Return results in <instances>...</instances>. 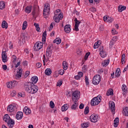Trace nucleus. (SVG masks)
<instances>
[{"label": "nucleus", "instance_id": "nucleus-1", "mask_svg": "<svg viewBox=\"0 0 128 128\" xmlns=\"http://www.w3.org/2000/svg\"><path fill=\"white\" fill-rule=\"evenodd\" d=\"M24 90L29 94H34L38 92V86L30 82H26L24 84Z\"/></svg>", "mask_w": 128, "mask_h": 128}, {"label": "nucleus", "instance_id": "nucleus-2", "mask_svg": "<svg viewBox=\"0 0 128 128\" xmlns=\"http://www.w3.org/2000/svg\"><path fill=\"white\" fill-rule=\"evenodd\" d=\"M4 120L6 122H7V124L9 128H13L14 125V121L12 119L10 118V115L6 114L4 116Z\"/></svg>", "mask_w": 128, "mask_h": 128}, {"label": "nucleus", "instance_id": "nucleus-3", "mask_svg": "<svg viewBox=\"0 0 128 128\" xmlns=\"http://www.w3.org/2000/svg\"><path fill=\"white\" fill-rule=\"evenodd\" d=\"M50 12V4H47L45 5L43 12L44 16L45 18H48Z\"/></svg>", "mask_w": 128, "mask_h": 128}, {"label": "nucleus", "instance_id": "nucleus-4", "mask_svg": "<svg viewBox=\"0 0 128 128\" xmlns=\"http://www.w3.org/2000/svg\"><path fill=\"white\" fill-rule=\"evenodd\" d=\"M80 92L78 91H74L72 93V101H77L78 102V100H80Z\"/></svg>", "mask_w": 128, "mask_h": 128}, {"label": "nucleus", "instance_id": "nucleus-5", "mask_svg": "<svg viewBox=\"0 0 128 128\" xmlns=\"http://www.w3.org/2000/svg\"><path fill=\"white\" fill-rule=\"evenodd\" d=\"M100 80H102L100 75H98V74L95 75L92 79L93 84H95V85L98 84L100 82Z\"/></svg>", "mask_w": 128, "mask_h": 128}, {"label": "nucleus", "instance_id": "nucleus-6", "mask_svg": "<svg viewBox=\"0 0 128 128\" xmlns=\"http://www.w3.org/2000/svg\"><path fill=\"white\" fill-rule=\"evenodd\" d=\"M52 48H54V45L52 44H50L46 50V56H52Z\"/></svg>", "mask_w": 128, "mask_h": 128}, {"label": "nucleus", "instance_id": "nucleus-7", "mask_svg": "<svg viewBox=\"0 0 128 128\" xmlns=\"http://www.w3.org/2000/svg\"><path fill=\"white\" fill-rule=\"evenodd\" d=\"M42 42H36L34 46V50H36V52H38V50H40V48H42Z\"/></svg>", "mask_w": 128, "mask_h": 128}, {"label": "nucleus", "instance_id": "nucleus-8", "mask_svg": "<svg viewBox=\"0 0 128 128\" xmlns=\"http://www.w3.org/2000/svg\"><path fill=\"white\" fill-rule=\"evenodd\" d=\"M90 120L92 122H98V116L96 114H92L90 117Z\"/></svg>", "mask_w": 128, "mask_h": 128}, {"label": "nucleus", "instance_id": "nucleus-9", "mask_svg": "<svg viewBox=\"0 0 128 128\" xmlns=\"http://www.w3.org/2000/svg\"><path fill=\"white\" fill-rule=\"evenodd\" d=\"M74 22H75V26L74 28V30L78 32V30H80L78 29V26H80V24L82 22L80 20H78L77 18H75Z\"/></svg>", "mask_w": 128, "mask_h": 128}, {"label": "nucleus", "instance_id": "nucleus-10", "mask_svg": "<svg viewBox=\"0 0 128 128\" xmlns=\"http://www.w3.org/2000/svg\"><path fill=\"white\" fill-rule=\"evenodd\" d=\"M6 52V51H2V59L3 62H8V56Z\"/></svg>", "mask_w": 128, "mask_h": 128}, {"label": "nucleus", "instance_id": "nucleus-11", "mask_svg": "<svg viewBox=\"0 0 128 128\" xmlns=\"http://www.w3.org/2000/svg\"><path fill=\"white\" fill-rule=\"evenodd\" d=\"M16 110V106L10 104L8 106L7 110L10 112H14V110Z\"/></svg>", "mask_w": 128, "mask_h": 128}, {"label": "nucleus", "instance_id": "nucleus-12", "mask_svg": "<svg viewBox=\"0 0 128 128\" xmlns=\"http://www.w3.org/2000/svg\"><path fill=\"white\" fill-rule=\"evenodd\" d=\"M109 107L112 112H116V104L114 102H109Z\"/></svg>", "mask_w": 128, "mask_h": 128}, {"label": "nucleus", "instance_id": "nucleus-13", "mask_svg": "<svg viewBox=\"0 0 128 128\" xmlns=\"http://www.w3.org/2000/svg\"><path fill=\"white\" fill-rule=\"evenodd\" d=\"M16 81H12L10 82H8L7 84V86L8 88H14L16 86Z\"/></svg>", "mask_w": 128, "mask_h": 128}, {"label": "nucleus", "instance_id": "nucleus-14", "mask_svg": "<svg viewBox=\"0 0 128 128\" xmlns=\"http://www.w3.org/2000/svg\"><path fill=\"white\" fill-rule=\"evenodd\" d=\"M100 104V101H98V98H93L90 102L91 106H98Z\"/></svg>", "mask_w": 128, "mask_h": 128}, {"label": "nucleus", "instance_id": "nucleus-15", "mask_svg": "<svg viewBox=\"0 0 128 128\" xmlns=\"http://www.w3.org/2000/svg\"><path fill=\"white\" fill-rule=\"evenodd\" d=\"M70 24H66L64 26V30L65 32H66V34H70Z\"/></svg>", "mask_w": 128, "mask_h": 128}, {"label": "nucleus", "instance_id": "nucleus-16", "mask_svg": "<svg viewBox=\"0 0 128 128\" xmlns=\"http://www.w3.org/2000/svg\"><path fill=\"white\" fill-rule=\"evenodd\" d=\"M24 116V113L22 112H18L16 114V120H22Z\"/></svg>", "mask_w": 128, "mask_h": 128}, {"label": "nucleus", "instance_id": "nucleus-17", "mask_svg": "<svg viewBox=\"0 0 128 128\" xmlns=\"http://www.w3.org/2000/svg\"><path fill=\"white\" fill-rule=\"evenodd\" d=\"M72 102L74 104L72 106L71 108L72 110H76V108H78V101L74 100Z\"/></svg>", "mask_w": 128, "mask_h": 128}, {"label": "nucleus", "instance_id": "nucleus-18", "mask_svg": "<svg viewBox=\"0 0 128 128\" xmlns=\"http://www.w3.org/2000/svg\"><path fill=\"white\" fill-rule=\"evenodd\" d=\"M64 18V15H61V16H54V22H60V20H62Z\"/></svg>", "mask_w": 128, "mask_h": 128}, {"label": "nucleus", "instance_id": "nucleus-19", "mask_svg": "<svg viewBox=\"0 0 128 128\" xmlns=\"http://www.w3.org/2000/svg\"><path fill=\"white\" fill-rule=\"evenodd\" d=\"M23 112L27 116L30 114L32 112V111L30 110V108H28V106L24 107V108L23 110Z\"/></svg>", "mask_w": 128, "mask_h": 128}, {"label": "nucleus", "instance_id": "nucleus-20", "mask_svg": "<svg viewBox=\"0 0 128 128\" xmlns=\"http://www.w3.org/2000/svg\"><path fill=\"white\" fill-rule=\"evenodd\" d=\"M38 76H34L31 78V80L32 82L31 83L32 84H35L38 82Z\"/></svg>", "mask_w": 128, "mask_h": 128}, {"label": "nucleus", "instance_id": "nucleus-21", "mask_svg": "<svg viewBox=\"0 0 128 128\" xmlns=\"http://www.w3.org/2000/svg\"><path fill=\"white\" fill-rule=\"evenodd\" d=\"M62 16L64 15L61 14L60 10L58 9L56 10L54 16Z\"/></svg>", "mask_w": 128, "mask_h": 128}, {"label": "nucleus", "instance_id": "nucleus-22", "mask_svg": "<svg viewBox=\"0 0 128 128\" xmlns=\"http://www.w3.org/2000/svg\"><path fill=\"white\" fill-rule=\"evenodd\" d=\"M46 40V31H44L42 34V42L44 44Z\"/></svg>", "mask_w": 128, "mask_h": 128}, {"label": "nucleus", "instance_id": "nucleus-23", "mask_svg": "<svg viewBox=\"0 0 128 128\" xmlns=\"http://www.w3.org/2000/svg\"><path fill=\"white\" fill-rule=\"evenodd\" d=\"M32 6H30L26 7L25 9V12L26 14H30V12H32Z\"/></svg>", "mask_w": 128, "mask_h": 128}, {"label": "nucleus", "instance_id": "nucleus-24", "mask_svg": "<svg viewBox=\"0 0 128 128\" xmlns=\"http://www.w3.org/2000/svg\"><path fill=\"white\" fill-rule=\"evenodd\" d=\"M44 74L46 76H50V74H52V69L50 68H47L45 70Z\"/></svg>", "mask_w": 128, "mask_h": 128}, {"label": "nucleus", "instance_id": "nucleus-25", "mask_svg": "<svg viewBox=\"0 0 128 128\" xmlns=\"http://www.w3.org/2000/svg\"><path fill=\"white\" fill-rule=\"evenodd\" d=\"M126 8V6H122V5H120L118 6V10L120 12H122V10H125Z\"/></svg>", "mask_w": 128, "mask_h": 128}, {"label": "nucleus", "instance_id": "nucleus-26", "mask_svg": "<svg viewBox=\"0 0 128 128\" xmlns=\"http://www.w3.org/2000/svg\"><path fill=\"white\" fill-rule=\"evenodd\" d=\"M68 109V104H65L62 107V112H66Z\"/></svg>", "mask_w": 128, "mask_h": 128}, {"label": "nucleus", "instance_id": "nucleus-27", "mask_svg": "<svg viewBox=\"0 0 128 128\" xmlns=\"http://www.w3.org/2000/svg\"><path fill=\"white\" fill-rule=\"evenodd\" d=\"M2 28H6V30L8 28V23L6 22V20H4L2 22Z\"/></svg>", "mask_w": 128, "mask_h": 128}, {"label": "nucleus", "instance_id": "nucleus-28", "mask_svg": "<svg viewBox=\"0 0 128 128\" xmlns=\"http://www.w3.org/2000/svg\"><path fill=\"white\" fill-rule=\"evenodd\" d=\"M110 64V60H104L102 64V66H106Z\"/></svg>", "mask_w": 128, "mask_h": 128}, {"label": "nucleus", "instance_id": "nucleus-29", "mask_svg": "<svg viewBox=\"0 0 128 128\" xmlns=\"http://www.w3.org/2000/svg\"><path fill=\"white\" fill-rule=\"evenodd\" d=\"M122 88L124 94H126V90H128V88L126 87V84H123L122 86Z\"/></svg>", "mask_w": 128, "mask_h": 128}, {"label": "nucleus", "instance_id": "nucleus-30", "mask_svg": "<svg viewBox=\"0 0 128 128\" xmlns=\"http://www.w3.org/2000/svg\"><path fill=\"white\" fill-rule=\"evenodd\" d=\"M62 42V39L60 38H56L54 40V44H60Z\"/></svg>", "mask_w": 128, "mask_h": 128}, {"label": "nucleus", "instance_id": "nucleus-31", "mask_svg": "<svg viewBox=\"0 0 128 128\" xmlns=\"http://www.w3.org/2000/svg\"><path fill=\"white\" fill-rule=\"evenodd\" d=\"M27 26H28V22H26V20H25L23 22L22 30H25Z\"/></svg>", "mask_w": 128, "mask_h": 128}, {"label": "nucleus", "instance_id": "nucleus-32", "mask_svg": "<svg viewBox=\"0 0 128 128\" xmlns=\"http://www.w3.org/2000/svg\"><path fill=\"white\" fill-rule=\"evenodd\" d=\"M116 78H119V76H120V69L117 68L116 70Z\"/></svg>", "mask_w": 128, "mask_h": 128}, {"label": "nucleus", "instance_id": "nucleus-33", "mask_svg": "<svg viewBox=\"0 0 128 128\" xmlns=\"http://www.w3.org/2000/svg\"><path fill=\"white\" fill-rule=\"evenodd\" d=\"M106 96H114V90L109 89L107 92Z\"/></svg>", "mask_w": 128, "mask_h": 128}, {"label": "nucleus", "instance_id": "nucleus-34", "mask_svg": "<svg viewBox=\"0 0 128 128\" xmlns=\"http://www.w3.org/2000/svg\"><path fill=\"white\" fill-rule=\"evenodd\" d=\"M81 126H82V128H88V126H90V122H87L83 123L81 124Z\"/></svg>", "mask_w": 128, "mask_h": 128}, {"label": "nucleus", "instance_id": "nucleus-35", "mask_svg": "<svg viewBox=\"0 0 128 128\" xmlns=\"http://www.w3.org/2000/svg\"><path fill=\"white\" fill-rule=\"evenodd\" d=\"M6 8V4H4V2H0V10H4Z\"/></svg>", "mask_w": 128, "mask_h": 128}, {"label": "nucleus", "instance_id": "nucleus-36", "mask_svg": "<svg viewBox=\"0 0 128 128\" xmlns=\"http://www.w3.org/2000/svg\"><path fill=\"white\" fill-rule=\"evenodd\" d=\"M63 68L65 70H68V62L66 61H64L62 62Z\"/></svg>", "mask_w": 128, "mask_h": 128}, {"label": "nucleus", "instance_id": "nucleus-37", "mask_svg": "<svg viewBox=\"0 0 128 128\" xmlns=\"http://www.w3.org/2000/svg\"><path fill=\"white\" fill-rule=\"evenodd\" d=\"M123 110L124 116H128V107H126Z\"/></svg>", "mask_w": 128, "mask_h": 128}, {"label": "nucleus", "instance_id": "nucleus-38", "mask_svg": "<svg viewBox=\"0 0 128 128\" xmlns=\"http://www.w3.org/2000/svg\"><path fill=\"white\" fill-rule=\"evenodd\" d=\"M22 69H20L18 71H17L16 76H17V78H20L22 76Z\"/></svg>", "mask_w": 128, "mask_h": 128}, {"label": "nucleus", "instance_id": "nucleus-39", "mask_svg": "<svg viewBox=\"0 0 128 128\" xmlns=\"http://www.w3.org/2000/svg\"><path fill=\"white\" fill-rule=\"evenodd\" d=\"M100 56L101 58H106V56L107 54L106 53V52H104V51H100Z\"/></svg>", "mask_w": 128, "mask_h": 128}, {"label": "nucleus", "instance_id": "nucleus-40", "mask_svg": "<svg viewBox=\"0 0 128 128\" xmlns=\"http://www.w3.org/2000/svg\"><path fill=\"white\" fill-rule=\"evenodd\" d=\"M90 112V108L86 106L84 110V114H88Z\"/></svg>", "mask_w": 128, "mask_h": 128}, {"label": "nucleus", "instance_id": "nucleus-41", "mask_svg": "<svg viewBox=\"0 0 128 128\" xmlns=\"http://www.w3.org/2000/svg\"><path fill=\"white\" fill-rule=\"evenodd\" d=\"M124 60H126V54H122L121 60L122 64H126V61H124Z\"/></svg>", "mask_w": 128, "mask_h": 128}, {"label": "nucleus", "instance_id": "nucleus-42", "mask_svg": "<svg viewBox=\"0 0 128 128\" xmlns=\"http://www.w3.org/2000/svg\"><path fill=\"white\" fill-rule=\"evenodd\" d=\"M12 58L14 59L12 61L13 64H16V55H12Z\"/></svg>", "mask_w": 128, "mask_h": 128}, {"label": "nucleus", "instance_id": "nucleus-43", "mask_svg": "<svg viewBox=\"0 0 128 128\" xmlns=\"http://www.w3.org/2000/svg\"><path fill=\"white\" fill-rule=\"evenodd\" d=\"M90 52L86 53L84 58L85 60H88V56H90Z\"/></svg>", "mask_w": 128, "mask_h": 128}, {"label": "nucleus", "instance_id": "nucleus-44", "mask_svg": "<svg viewBox=\"0 0 128 128\" xmlns=\"http://www.w3.org/2000/svg\"><path fill=\"white\" fill-rule=\"evenodd\" d=\"M98 46H100V44H98V41L97 42H95L94 46V48H98Z\"/></svg>", "mask_w": 128, "mask_h": 128}, {"label": "nucleus", "instance_id": "nucleus-45", "mask_svg": "<svg viewBox=\"0 0 128 128\" xmlns=\"http://www.w3.org/2000/svg\"><path fill=\"white\" fill-rule=\"evenodd\" d=\"M50 106L51 108H54V103L52 101H50Z\"/></svg>", "mask_w": 128, "mask_h": 128}, {"label": "nucleus", "instance_id": "nucleus-46", "mask_svg": "<svg viewBox=\"0 0 128 128\" xmlns=\"http://www.w3.org/2000/svg\"><path fill=\"white\" fill-rule=\"evenodd\" d=\"M107 22H109V24H110V22H114V18H112V17H108Z\"/></svg>", "mask_w": 128, "mask_h": 128}, {"label": "nucleus", "instance_id": "nucleus-47", "mask_svg": "<svg viewBox=\"0 0 128 128\" xmlns=\"http://www.w3.org/2000/svg\"><path fill=\"white\" fill-rule=\"evenodd\" d=\"M59 74H60V76H62L64 74V70H60L58 71Z\"/></svg>", "mask_w": 128, "mask_h": 128}, {"label": "nucleus", "instance_id": "nucleus-48", "mask_svg": "<svg viewBox=\"0 0 128 128\" xmlns=\"http://www.w3.org/2000/svg\"><path fill=\"white\" fill-rule=\"evenodd\" d=\"M95 98H97L98 102H99V104L100 102H102V96H97L96 97H95Z\"/></svg>", "mask_w": 128, "mask_h": 128}, {"label": "nucleus", "instance_id": "nucleus-49", "mask_svg": "<svg viewBox=\"0 0 128 128\" xmlns=\"http://www.w3.org/2000/svg\"><path fill=\"white\" fill-rule=\"evenodd\" d=\"M85 82L86 86L89 84L90 82H88V78L86 76H85Z\"/></svg>", "mask_w": 128, "mask_h": 128}, {"label": "nucleus", "instance_id": "nucleus-50", "mask_svg": "<svg viewBox=\"0 0 128 128\" xmlns=\"http://www.w3.org/2000/svg\"><path fill=\"white\" fill-rule=\"evenodd\" d=\"M36 66L38 68H42V63H40V62L36 63Z\"/></svg>", "mask_w": 128, "mask_h": 128}, {"label": "nucleus", "instance_id": "nucleus-51", "mask_svg": "<svg viewBox=\"0 0 128 128\" xmlns=\"http://www.w3.org/2000/svg\"><path fill=\"white\" fill-rule=\"evenodd\" d=\"M16 90H13L12 92L11 93L12 96H16Z\"/></svg>", "mask_w": 128, "mask_h": 128}, {"label": "nucleus", "instance_id": "nucleus-52", "mask_svg": "<svg viewBox=\"0 0 128 128\" xmlns=\"http://www.w3.org/2000/svg\"><path fill=\"white\" fill-rule=\"evenodd\" d=\"M90 10L92 12H96V9L94 7H92L90 8Z\"/></svg>", "mask_w": 128, "mask_h": 128}, {"label": "nucleus", "instance_id": "nucleus-53", "mask_svg": "<svg viewBox=\"0 0 128 128\" xmlns=\"http://www.w3.org/2000/svg\"><path fill=\"white\" fill-rule=\"evenodd\" d=\"M84 108V104H80L79 106V108L80 110H82V108Z\"/></svg>", "mask_w": 128, "mask_h": 128}, {"label": "nucleus", "instance_id": "nucleus-54", "mask_svg": "<svg viewBox=\"0 0 128 128\" xmlns=\"http://www.w3.org/2000/svg\"><path fill=\"white\" fill-rule=\"evenodd\" d=\"M114 122H120V119L118 118V117H116L114 119Z\"/></svg>", "mask_w": 128, "mask_h": 128}, {"label": "nucleus", "instance_id": "nucleus-55", "mask_svg": "<svg viewBox=\"0 0 128 128\" xmlns=\"http://www.w3.org/2000/svg\"><path fill=\"white\" fill-rule=\"evenodd\" d=\"M62 84V81L59 82L57 83V86H60Z\"/></svg>", "mask_w": 128, "mask_h": 128}, {"label": "nucleus", "instance_id": "nucleus-56", "mask_svg": "<svg viewBox=\"0 0 128 128\" xmlns=\"http://www.w3.org/2000/svg\"><path fill=\"white\" fill-rule=\"evenodd\" d=\"M76 10V9L74 8V13L76 14V16H80V12H78Z\"/></svg>", "mask_w": 128, "mask_h": 128}, {"label": "nucleus", "instance_id": "nucleus-57", "mask_svg": "<svg viewBox=\"0 0 128 128\" xmlns=\"http://www.w3.org/2000/svg\"><path fill=\"white\" fill-rule=\"evenodd\" d=\"M2 68L3 70H6V68H8V66H6V64L2 65Z\"/></svg>", "mask_w": 128, "mask_h": 128}, {"label": "nucleus", "instance_id": "nucleus-58", "mask_svg": "<svg viewBox=\"0 0 128 128\" xmlns=\"http://www.w3.org/2000/svg\"><path fill=\"white\" fill-rule=\"evenodd\" d=\"M118 126V122H114V128H117V126Z\"/></svg>", "mask_w": 128, "mask_h": 128}, {"label": "nucleus", "instance_id": "nucleus-59", "mask_svg": "<svg viewBox=\"0 0 128 128\" xmlns=\"http://www.w3.org/2000/svg\"><path fill=\"white\" fill-rule=\"evenodd\" d=\"M22 64L24 66H28V62L26 60L23 62Z\"/></svg>", "mask_w": 128, "mask_h": 128}, {"label": "nucleus", "instance_id": "nucleus-60", "mask_svg": "<svg viewBox=\"0 0 128 128\" xmlns=\"http://www.w3.org/2000/svg\"><path fill=\"white\" fill-rule=\"evenodd\" d=\"M78 76L82 78V76H84V73H82V72H78Z\"/></svg>", "mask_w": 128, "mask_h": 128}, {"label": "nucleus", "instance_id": "nucleus-61", "mask_svg": "<svg viewBox=\"0 0 128 128\" xmlns=\"http://www.w3.org/2000/svg\"><path fill=\"white\" fill-rule=\"evenodd\" d=\"M30 71H26L25 72V74L26 76H30Z\"/></svg>", "mask_w": 128, "mask_h": 128}, {"label": "nucleus", "instance_id": "nucleus-62", "mask_svg": "<svg viewBox=\"0 0 128 128\" xmlns=\"http://www.w3.org/2000/svg\"><path fill=\"white\" fill-rule=\"evenodd\" d=\"M80 76L78 75H77L76 76H74V78L76 80H80Z\"/></svg>", "mask_w": 128, "mask_h": 128}, {"label": "nucleus", "instance_id": "nucleus-63", "mask_svg": "<svg viewBox=\"0 0 128 128\" xmlns=\"http://www.w3.org/2000/svg\"><path fill=\"white\" fill-rule=\"evenodd\" d=\"M112 34H116V30H112Z\"/></svg>", "mask_w": 128, "mask_h": 128}, {"label": "nucleus", "instance_id": "nucleus-64", "mask_svg": "<svg viewBox=\"0 0 128 128\" xmlns=\"http://www.w3.org/2000/svg\"><path fill=\"white\" fill-rule=\"evenodd\" d=\"M15 14H20V11L18 10V9H16L15 10Z\"/></svg>", "mask_w": 128, "mask_h": 128}]
</instances>
